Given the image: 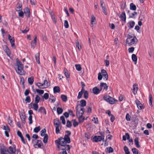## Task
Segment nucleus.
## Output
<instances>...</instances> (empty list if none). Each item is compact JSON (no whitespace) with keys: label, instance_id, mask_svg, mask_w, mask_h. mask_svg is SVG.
Masks as SVG:
<instances>
[{"label":"nucleus","instance_id":"1","mask_svg":"<svg viewBox=\"0 0 154 154\" xmlns=\"http://www.w3.org/2000/svg\"><path fill=\"white\" fill-rule=\"evenodd\" d=\"M127 37L126 43L129 46H131L137 42V39L135 36L128 35Z\"/></svg>","mask_w":154,"mask_h":154},{"label":"nucleus","instance_id":"2","mask_svg":"<svg viewBox=\"0 0 154 154\" xmlns=\"http://www.w3.org/2000/svg\"><path fill=\"white\" fill-rule=\"evenodd\" d=\"M79 110L76 111V116L79 119V122H82L85 119V117L83 116L84 112L85 109L83 108H80Z\"/></svg>","mask_w":154,"mask_h":154},{"label":"nucleus","instance_id":"3","mask_svg":"<svg viewBox=\"0 0 154 154\" xmlns=\"http://www.w3.org/2000/svg\"><path fill=\"white\" fill-rule=\"evenodd\" d=\"M17 69H16L17 72L20 75L24 74V71L23 70V66L22 63L17 60Z\"/></svg>","mask_w":154,"mask_h":154},{"label":"nucleus","instance_id":"4","mask_svg":"<svg viewBox=\"0 0 154 154\" xmlns=\"http://www.w3.org/2000/svg\"><path fill=\"white\" fill-rule=\"evenodd\" d=\"M103 98L104 100L111 104H113L114 102L116 101L115 99L107 95H105Z\"/></svg>","mask_w":154,"mask_h":154},{"label":"nucleus","instance_id":"5","mask_svg":"<svg viewBox=\"0 0 154 154\" xmlns=\"http://www.w3.org/2000/svg\"><path fill=\"white\" fill-rule=\"evenodd\" d=\"M80 105H78L77 106L76 111H80V108H83V107H84L86 106V102L85 100H82L80 101Z\"/></svg>","mask_w":154,"mask_h":154},{"label":"nucleus","instance_id":"6","mask_svg":"<svg viewBox=\"0 0 154 154\" xmlns=\"http://www.w3.org/2000/svg\"><path fill=\"white\" fill-rule=\"evenodd\" d=\"M1 153V154H8L7 152L10 153L8 149L4 145L1 147L0 148Z\"/></svg>","mask_w":154,"mask_h":154},{"label":"nucleus","instance_id":"7","mask_svg":"<svg viewBox=\"0 0 154 154\" xmlns=\"http://www.w3.org/2000/svg\"><path fill=\"white\" fill-rule=\"evenodd\" d=\"M137 106L139 109L141 110L144 108L142 104L140 103V102L137 99H136L135 101Z\"/></svg>","mask_w":154,"mask_h":154},{"label":"nucleus","instance_id":"8","mask_svg":"<svg viewBox=\"0 0 154 154\" xmlns=\"http://www.w3.org/2000/svg\"><path fill=\"white\" fill-rule=\"evenodd\" d=\"M22 10V4L20 2H19L17 4L15 10L17 11H19Z\"/></svg>","mask_w":154,"mask_h":154},{"label":"nucleus","instance_id":"9","mask_svg":"<svg viewBox=\"0 0 154 154\" xmlns=\"http://www.w3.org/2000/svg\"><path fill=\"white\" fill-rule=\"evenodd\" d=\"M24 13L26 14L27 17H29L30 15V11L28 7H26L23 10Z\"/></svg>","mask_w":154,"mask_h":154},{"label":"nucleus","instance_id":"10","mask_svg":"<svg viewBox=\"0 0 154 154\" xmlns=\"http://www.w3.org/2000/svg\"><path fill=\"white\" fill-rule=\"evenodd\" d=\"M3 49L7 55L8 56H10V55L11 54V51L8 47L6 45H4L3 46Z\"/></svg>","mask_w":154,"mask_h":154},{"label":"nucleus","instance_id":"11","mask_svg":"<svg viewBox=\"0 0 154 154\" xmlns=\"http://www.w3.org/2000/svg\"><path fill=\"white\" fill-rule=\"evenodd\" d=\"M133 92L135 95L137 93V91L138 90L137 85V84H134L133 85Z\"/></svg>","mask_w":154,"mask_h":154},{"label":"nucleus","instance_id":"12","mask_svg":"<svg viewBox=\"0 0 154 154\" xmlns=\"http://www.w3.org/2000/svg\"><path fill=\"white\" fill-rule=\"evenodd\" d=\"M60 145L62 146H66V142L65 141V140L63 138L60 137Z\"/></svg>","mask_w":154,"mask_h":154},{"label":"nucleus","instance_id":"13","mask_svg":"<svg viewBox=\"0 0 154 154\" xmlns=\"http://www.w3.org/2000/svg\"><path fill=\"white\" fill-rule=\"evenodd\" d=\"M101 87V90H102V88H103L104 89H105L106 91L107 89L108 86L106 83H101L100 84Z\"/></svg>","mask_w":154,"mask_h":154},{"label":"nucleus","instance_id":"14","mask_svg":"<svg viewBox=\"0 0 154 154\" xmlns=\"http://www.w3.org/2000/svg\"><path fill=\"white\" fill-rule=\"evenodd\" d=\"M37 39L36 36H35L34 40L32 42L31 47L33 49L35 48V45H36V43H37Z\"/></svg>","mask_w":154,"mask_h":154},{"label":"nucleus","instance_id":"15","mask_svg":"<svg viewBox=\"0 0 154 154\" xmlns=\"http://www.w3.org/2000/svg\"><path fill=\"white\" fill-rule=\"evenodd\" d=\"M101 91L97 87L94 88L93 89V92L95 94H97Z\"/></svg>","mask_w":154,"mask_h":154},{"label":"nucleus","instance_id":"16","mask_svg":"<svg viewBox=\"0 0 154 154\" xmlns=\"http://www.w3.org/2000/svg\"><path fill=\"white\" fill-rule=\"evenodd\" d=\"M120 18L121 20L124 21H125L126 20V17L125 13V12L122 13L120 16Z\"/></svg>","mask_w":154,"mask_h":154},{"label":"nucleus","instance_id":"17","mask_svg":"<svg viewBox=\"0 0 154 154\" xmlns=\"http://www.w3.org/2000/svg\"><path fill=\"white\" fill-rule=\"evenodd\" d=\"M54 123L55 126H61L60 123L57 119H55L54 120Z\"/></svg>","mask_w":154,"mask_h":154},{"label":"nucleus","instance_id":"18","mask_svg":"<svg viewBox=\"0 0 154 154\" xmlns=\"http://www.w3.org/2000/svg\"><path fill=\"white\" fill-rule=\"evenodd\" d=\"M94 140L95 142H97L98 141H100L102 140V138L100 136H95L94 137Z\"/></svg>","mask_w":154,"mask_h":154},{"label":"nucleus","instance_id":"19","mask_svg":"<svg viewBox=\"0 0 154 154\" xmlns=\"http://www.w3.org/2000/svg\"><path fill=\"white\" fill-rule=\"evenodd\" d=\"M35 58L36 62L39 64H40L39 60V53H36L35 56Z\"/></svg>","mask_w":154,"mask_h":154},{"label":"nucleus","instance_id":"20","mask_svg":"<svg viewBox=\"0 0 154 154\" xmlns=\"http://www.w3.org/2000/svg\"><path fill=\"white\" fill-rule=\"evenodd\" d=\"M69 136L66 134L65 135L64 138H63L67 143H69L70 142V139Z\"/></svg>","mask_w":154,"mask_h":154},{"label":"nucleus","instance_id":"21","mask_svg":"<svg viewBox=\"0 0 154 154\" xmlns=\"http://www.w3.org/2000/svg\"><path fill=\"white\" fill-rule=\"evenodd\" d=\"M134 142L135 145L137 148H139L140 146L139 144V139L138 137H136L134 140Z\"/></svg>","mask_w":154,"mask_h":154},{"label":"nucleus","instance_id":"22","mask_svg":"<svg viewBox=\"0 0 154 154\" xmlns=\"http://www.w3.org/2000/svg\"><path fill=\"white\" fill-rule=\"evenodd\" d=\"M135 24V22L134 21H130L128 23V26L130 28H132L133 27Z\"/></svg>","mask_w":154,"mask_h":154},{"label":"nucleus","instance_id":"23","mask_svg":"<svg viewBox=\"0 0 154 154\" xmlns=\"http://www.w3.org/2000/svg\"><path fill=\"white\" fill-rule=\"evenodd\" d=\"M54 92V93H59L60 92V87L59 86H56L54 87L53 88Z\"/></svg>","mask_w":154,"mask_h":154},{"label":"nucleus","instance_id":"24","mask_svg":"<svg viewBox=\"0 0 154 154\" xmlns=\"http://www.w3.org/2000/svg\"><path fill=\"white\" fill-rule=\"evenodd\" d=\"M38 111L39 112L44 113L45 114H46V111L44 107H40L38 110Z\"/></svg>","mask_w":154,"mask_h":154},{"label":"nucleus","instance_id":"25","mask_svg":"<svg viewBox=\"0 0 154 154\" xmlns=\"http://www.w3.org/2000/svg\"><path fill=\"white\" fill-rule=\"evenodd\" d=\"M132 59L133 61L134 62L135 64H136L137 62V57L136 55L133 54L132 55Z\"/></svg>","mask_w":154,"mask_h":154},{"label":"nucleus","instance_id":"26","mask_svg":"<svg viewBox=\"0 0 154 154\" xmlns=\"http://www.w3.org/2000/svg\"><path fill=\"white\" fill-rule=\"evenodd\" d=\"M10 151L11 152V154H15L16 149L15 147L13 148L11 146L9 147Z\"/></svg>","mask_w":154,"mask_h":154},{"label":"nucleus","instance_id":"27","mask_svg":"<svg viewBox=\"0 0 154 154\" xmlns=\"http://www.w3.org/2000/svg\"><path fill=\"white\" fill-rule=\"evenodd\" d=\"M126 138L127 139H129L130 138V136L128 133H126L125 135H123L122 137L123 140L125 141L126 140Z\"/></svg>","mask_w":154,"mask_h":154},{"label":"nucleus","instance_id":"28","mask_svg":"<svg viewBox=\"0 0 154 154\" xmlns=\"http://www.w3.org/2000/svg\"><path fill=\"white\" fill-rule=\"evenodd\" d=\"M61 97L62 100L64 102H66L67 100V97L65 95H61Z\"/></svg>","mask_w":154,"mask_h":154},{"label":"nucleus","instance_id":"29","mask_svg":"<svg viewBox=\"0 0 154 154\" xmlns=\"http://www.w3.org/2000/svg\"><path fill=\"white\" fill-rule=\"evenodd\" d=\"M130 9L131 10L134 11L136 9V7L133 3H131L130 5Z\"/></svg>","mask_w":154,"mask_h":154},{"label":"nucleus","instance_id":"30","mask_svg":"<svg viewBox=\"0 0 154 154\" xmlns=\"http://www.w3.org/2000/svg\"><path fill=\"white\" fill-rule=\"evenodd\" d=\"M63 72L64 74L66 76V77L67 78H69V74L68 72V71L67 69L66 68H64L63 71Z\"/></svg>","mask_w":154,"mask_h":154},{"label":"nucleus","instance_id":"31","mask_svg":"<svg viewBox=\"0 0 154 154\" xmlns=\"http://www.w3.org/2000/svg\"><path fill=\"white\" fill-rule=\"evenodd\" d=\"M42 85L44 86H45L44 87V88H45L48 87L49 86V84H48V81L47 80H45L44 81V83H42Z\"/></svg>","mask_w":154,"mask_h":154},{"label":"nucleus","instance_id":"32","mask_svg":"<svg viewBox=\"0 0 154 154\" xmlns=\"http://www.w3.org/2000/svg\"><path fill=\"white\" fill-rule=\"evenodd\" d=\"M11 44V46L12 47H14L15 46L14 44V37H13L12 38H11L9 40Z\"/></svg>","mask_w":154,"mask_h":154},{"label":"nucleus","instance_id":"33","mask_svg":"<svg viewBox=\"0 0 154 154\" xmlns=\"http://www.w3.org/2000/svg\"><path fill=\"white\" fill-rule=\"evenodd\" d=\"M124 150L125 154H130V152L128 147L126 146H125L124 148Z\"/></svg>","mask_w":154,"mask_h":154},{"label":"nucleus","instance_id":"34","mask_svg":"<svg viewBox=\"0 0 154 154\" xmlns=\"http://www.w3.org/2000/svg\"><path fill=\"white\" fill-rule=\"evenodd\" d=\"M57 114H60L62 113L63 112V109L61 108L57 107Z\"/></svg>","mask_w":154,"mask_h":154},{"label":"nucleus","instance_id":"35","mask_svg":"<svg viewBox=\"0 0 154 154\" xmlns=\"http://www.w3.org/2000/svg\"><path fill=\"white\" fill-rule=\"evenodd\" d=\"M33 81L34 78L33 77H31L28 78V82L30 84L32 85L33 83Z\"/></svg>","mask_w":154,"mask_h":154},{"label":"nucleus","instance_id":"36","mask_svg":"<svg viewBox=\"0 0 154 154\" xmlns=\"http://www.w3.org/2000/svg\"><path fill=\"white\" fill-rule=\"evenodd\" d=\"M48 136L47 134H45V135L43 140V141L44 143H46L48 142Z\"/></svg>","mask_w":154,"mask_h":154},{"label":"nucleus","instance_id":"37","mask_svg":"<svg viewBox=\"0 0 154 154\" xmlns=\"http://www.w3.org/2000/svg\"><path fill=\"white\" fill-rule=\"evenodd\" d=\"M96 21L95 17L93 15L91 16V27H93V22H95Z\"/></svg>","mask_w":154,"mask_h":154},{"label":"nucleus","instance_id":"38","mask_svg":"<svg viewBox=\"0 0 154 154\" xmlns=\"http://www.w3.org/2000/svg\"><path fill=\"white\" fill-rule=\"evenodd\" d=\"M132 151L134 154H140L139 153L138 150L136 148H133Z\"/></svg>","mask_w":154,"mask_h":154},{"label":"nucleus","instance_id":"39","mask_svg":"<svg viewBox=\"0 0 154 154\" xmlns=\"http://www.w3.org/2000/svg\"><path fill=\"white\" fill-rule=\"evenodd\" d=\"M106 149V152L109 153L112 152L113 151V149L111 147H107Z\"/></svg>","mask_w":154,"mask_h":154},{"label":"nucleus","instance_id":"40","mask_svg":"<svg viewBox=\"0 0 154 154\" xmlns=\"http://www.w3.org/2000/svg\"><path fill=\"white\" fill-rule=\"evenodd\" d=\"M56 128V132L57 134L60 133V128L61 129V125L60 126H55Z\"/></svg>","mask_w":154,"mask_h":154},{"label":"nucleus","instance_id":"41","mask_svg":"<svg viewBox=\"0 0 154 154\" xmlns=\"http://www.w3.org/2000/svg\"><path fill=\"white\" fill-rule=\"evenodd\" d=\"M42 142L40 140H37L36 145H37L38 148H41L42 145Z\"/></svg>","mask_w":154,"mask_h":154},{"label":"nucleus","instance_id":"42","mask_svg":"<svg viewBox=\"0 0 154 154\" xmlns=\"http://www.w3.org/2000/svg\"><path fill=\"white\" fill-rule=\"evenodd\" d=\"M152 96L151 94L149 95V103L150 105L151 106H152Z\"/></svg>","mask_w":154,"mask_h":154},{"label":"nucleus","instance_id":"43","mask_svg":"<svg viewBox=\"0 0 154 154\" xmlns=\"http://www.w3.org/2000/svg\"><path fill=\"white\" fill-rule=\"evenodd\" d=\"M34 109L35 110H37L38 108V105L37 103H34L32 104Z\"/></svg>","mask_w":154,"mask_h":154},{"label":"nucleus","instance_id":"44","mask_svg":"<svg viewBox=\"0 0 154 154\" xmlns=\"http://www.w3.org/2000/svg\"><path fill=\"white\" fill-rule=\"evenodd\" d=\"M40 100V98L39 97L38 95H36L35 98V103H38L39 102Z\"/></svg>","mask_w":154,"mask_h":154},{"label":"nucleus","instance_id":"45","mask_svg":"<svg viewBox=\"0 0 154 154\" xmlns=\"http://www.w3.org/2000/svg\"><path fill=\"white\" fill-rule=\"evenodd\" d=\"M83 94L84 98L85 99H87L88 97V91H85Z\"/></svg>","mask_w":154,"mask_h":154},{"label":"nucleus","instance_id":"46","mask_svg":"<svg viewBox=\"0 0 154 154\" xmlns=\"http://www.w3.org/2000/svg\"><path fill=\"white\" fill-rule=\"evenodd\" d=\"M103 73H104V72H105V73L106 74L105 75H104L103 76V79L106 80L108 79V75L106 71H105L104 70H103Z\"/></svg>","mask_w":154,"mask_h":154},{"label":"nucleus","instance_id":"47","mask_svg":"<svg viewBox=\"0 0 154 154\" xmlns=\"http://www.w3.org/2000/svg\"><path fill=\"white\" fill-rule=\"evenodd\" d=\"M41 129V127L39 126L37 127H35L33 130L34 132L35 133L38 132Z\"/></svg>","mask_w":154,"mask_h":154},{"label":"nucleus","instance_id":"48","mask_svg":"<svg viewBox=\"0 0 154 154\" xmlns=\"http://www.w3.org/2000/svg\"><path fill=\"white\" fill-rule=\"evenodd\" d=\"M75 67L76 69L78 71H80L82 69V68L80 64H75Z\"/></svg>","mask_w":154,"mask_h":154},{"label":"nucleus","instance_id":"49","mask_svg":"<svg viewBox=\"0 0 154 154\" xmlns=\"http://www.w3.org/2000/svg\"><path fill=\"white\" fill-rule=\"evenodd\" d=\"M36 92L39 94H43L44 93V91L42 90L37 89L36 90Z\"/></svg>","mask_w":154,"mask_h":154},{"label":"nucleus","instance_id":"50","mask_svg":"<svg viewBox=\"0 0 154 154\" xmlns=\"http://www.w3.org/2000/svg\"><path fill=\"white\" fill-rule=\"evenodd\" d=\"M51 18L54 21L55 23H57V19L55 17V16L52 14H51Z\"/></svg>","mask_w":154,"mask_h":154},{"label":"nucleus","instance_id":"51","mask_svg":"<svg viewBox=\"0 0 154 154\" xmlns=\"http://www.w3.org/2000/svg\"><path fill=\"white\" fill-rule=\"evenodd\" d=\"M92 121L96 124H98V119L97 118H95V117H93L92 119Z\"/></svg>","mask_w":154,"mask_h":154},{"label":"nucleus","instance_id":"52","mask_svg":"<svg viewBox=\"0 0 154 154\" xmlns=\"http://www.w3.org/2000/svg\"><path fill=\"white\" fill-rule=\"evenodd\" d=\"M43 98L46 100H47L49 98V94L48 93H45L43 96Z\"/></svg>","mask_w":154,"mask_h":154},{"label":"nucleus","instance_id":"53","mask_svg":"<svg viewBox=\"0 0 154 154\" xmlns=\"http://www.w3.org/2000/svg\"><path fill=\"white\" fill-rule=\"evenodd\" d=\"M60 119L62 121V123L63 124L65 125L66 123V121L64 117L63 116H61Z\"/></svg>","mask_w":154,"mask_h":154},{"label":"nucleus","instance_id":"54","mask_svg":"<svg viewBox=\"0 0 154 154\" xmlns=\"http://www.w3.org/2000/svg\"><path fill=\"white\" fill-rule=\"evenodd\" d=\"M64 26L66 28H67L69 27V25L67 21L65 20L64 21Z\"/></svg>","mask_w":154,"mask_h":154},{"label":"nucleus","instance_id":"55","mask_svg":"<svg viewBox=\"0 0 154 154\" xmlns=\"http://www.w3.org/2000/svg\"><path fill=\"white\" fill-rule=\"evenodd\" d=\"M28 120L29 121V124H31L32 123V116L31 115H30L29 116V117L28 118Z\"/></svg>","mask_w":154,"mask_h":154},{"label":"nucleus","instance_id":"56","mask_svg":"<svg viewBox=\"0 0 154 154\" xmlns=\"http://www.w3.org/2000/svg\"><path fill=\"white\" fill-rule=\"evenodd\" d=\"M42 83H38L36 84V85H37L38 88H44V87H42L44 86V85H42Z\"/></svg>","mask_w":154,"mask_h":154},{"label":"nucleus","instance_id":"57","mask_svg":"<svg viewBox=\"0 0 154 154\" xmlns=\"http://www.w3.org/2000/svg\"><path fill=\"white\" fill-rule=\"evenodd\" d=\"M20 12L18 13L19 16L20 17H22V18L23 17L24 12H23L22 11H19Z\"/></svg>","mask_w":154,"mask_h":154},{"label":"nucleus","instance_id":"58","mask_svg":"<svg viewBox=\"0 0 154 154\" xmlns=\"http://www.w3.org/2000/svg\"><path fill=\"white\" fill-rule=\"evenodd\" d=\"M72 125L71 122L69 120L67 121L66 125V127L68 128H70L71 127Z\"/></svg>","mask_w":154,"mask_h":154},{"label":"nucleus","instance_id":"59","mask_svg":"<svg viewBox=\"0 0 154 154\" xmlns=\"http://www.w3.org/2000/svg\"><path fill=\"white\" fill-rule=\"evenodd\" d=\"M76 46L78 48V49L80 51L81 49V46L79 45V43L78 41L76 42Z\"/></svg>","mask_w":154,"mask_h":154},{"label":"nucleus","instance_id":"60","mask_svg":"<svg viewBox=\"0 0 154 154\" xmlns=\"http://www.w3.org/2000/svg\"><path fill=\"white\" fill-rule=\"evenodd\" d=\"M29 31V29L27 27H26L24 30H21V32L23 33H26Z\"/></svg>","mask_w":154,"mask_h":154},{"label":"nucleus","instance_id":"61","mask_svg":"<svg viewBox=\"0 0 154 154\" xmlns=\"http://www.w3.org/2000/svg\"><path fill=\"white\" fill-rule=\"evenodd\" d=\"M25 101L26 103H30L31 101V100L30 97L28 96H27L25 100Z\"/></svg>","mask_w":154,"mask_h":154},{"label":"nucleus","instance_id":"62","mask_svg":"<svg viewBox=\"0 0 154 154\" xmlns=\"http://www.w3.org/2000/svg\"><path fill=\"white\" fill-rule=\"evenodd\" d=\"M134 50V47H131L128 49V51L129 53H132Z\"/></svg>","mask_w":154,"mask_h":154},{"label":"nucleus","instance_id":"63","mask_svg":"<svg viewBox=\"0 0 154 154\" xmlns=\"http://www.w3.org/2000/svg\"><path fill=\"white\" fill-rule=\"evenodd\" d=\"M3 129L5 131H10V129L9 127L7 125L3 126Z\"/></svg>","mask_w":154,"mask_h":154},{"label":"nucleus","instance_id":"64","mask_svg":"<svg viewBox=\"0 0 154 154\" xmlns=\"http://www.w3.org/2000/svg\"><path fill=\"white\" fill-rule=\"evenodd\" d=\"M130 118L131 116L129 115L128 113L127 114L126 116V120L128 121H130Z\"/></svg>","mask_w":154,"mask_h":154}]
</instances>
